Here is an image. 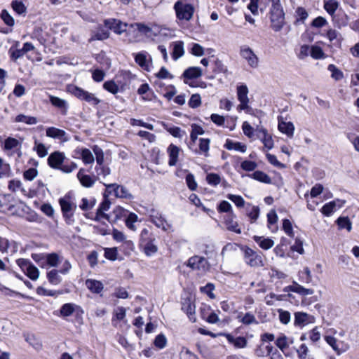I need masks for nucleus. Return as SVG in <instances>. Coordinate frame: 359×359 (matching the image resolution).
I'll return each mask as SVG.
<instances>
[{"mask_svg":"<svg viewBox=\"0 0 359 359\" xmlns=\"http://www.w3.org/2000/svg\"><path fill=\"white\" fill-rule=\"evenodd\" d=\"M104 24L118 35L126 32L128 36V41L130 43L140 41L142 36L151 39H154L156 36L152 26L142 22L128 25L118 19L109 18L104 20Z\"/></svg>","mask_w":359,"mask_h":359,"instance_id":"nucleus-1","label":"nucleus"},{"mask_svg":"<svg viewBox=\"0 0 359 359\" xmlns=\"http://www.w3.org/2000/svg\"><path fill=\"white\" fill-rule=\"evenodd\" d=\"M198 0H178L174 5L177 18L180 20L189 21L194 13L195 4Z\"/></svg>","mask_w":359,"mask_h":359,"instance_id":"nucleus-2","label":"nucleus"},{"mask_svg":"<svg viewBox=\"0 0 359 359\" xmlns=\"http://www.w3.org/2000/svg\"><path fill=\"white\" fill-rule=\"evenodd\" d=\"M59 204L64 218L67 224H72L74 221V215L77 208L74 197L70 194H67L59 199Z\"/></svg>","mask_w":359,"mask_h":359,"instance_id":"nucleus-3","label":"nucleus"},{"mask_svg":"<svg viewBox=\"0 0 359 359\" xmlns=\"http://www.w3.org/2000/svg\"><path fill=\"white\" fill-rule=\"evenodd\" d=\"M271 27L275 32H279L284 25L285 13L280 0H271Z\"/></svg>","mask_w":359,"mask_h":359,"instance_id":"nucleus-4","label":"nucleus"},{"mask_svg":"<svg viewBox=\"0 0 359 359\" xmlns=\"http://www.w3.org/2000/svg\"><path fill=\"white\" fill-rule=\"evenodd\" d=\"M248 88L245 84H241L237 86V97L240 104L237 107L238 112L245 111L247 114L252 113V108L249 105Z\"/></svg>","mask_w":359,"mask_h":359,"instance_id":"nucleus-5","label":"nucleus"},{"mask_svg":"<svg viewBox=\"0 0 359 359\" xmlns=\"http://www.w3.org/2000/svg\"><path fill=\"white\" fill-rule=\"evenodd\" d=\"M239 55L250 67L252 69L258 68L259 65V57L249 46L245 44L241 46Z\"/></svg>","mask_w":359,"mask_h":359,"instance_id":"nucleus-6","label":"nucleus"},{"mask_svg":"<svg viewBox=\"0 0 359 359\" xmlns=\"http://www.w3.org/2000/svg\"><path fill=\"white\" fill-rule=\"evenodd\" d=\"M150 235V232L147 229H144L140 235V246L143 248L144 253L147 256L154 255L157 251V248L154 244L155 238H151Z\"/></svg>","mask_w":359,"mask_h":359,"instance_id":"nucleus-7","label":"nucleus"},{"mask_svg":"<svg viewBox=\"0 0 359 359\" xmlns=\"http://www.w3.org/2000/svg\"><path fill=\"white\" fill-rule=\"evenodd\" d=\"M325 340L337 355L345 353L351 347L350 344L346 339H338L334 337L327 335L325 337Z\"/></svg>","mask_w":359,"mask_h":359,"instance_id":"nucleus-8","label":"nucleus"},{"mask_svg":"<svg viewBox=\"0 0 359 359\" xmlns=\"http://www.w3.org/2000/svg\"><path fill=\"white\" fill-rule=\"evenodd\" d=\"M71 93L78 99L85 101L88 104L95 106L98 104L101 100L97 98L93 93L83 90L77 86H73L71 88Z\"/></svg>","mask_w":359,"mask_h":359,"instance_id":"nucleus-9","label":"nucleus"},{"mask_svg":"<svg viewBox=\"0 0 359 359\" xmlns=\"http://www.w3.org/2000/svg\"><path fill=\"white\" fill-rule=\"evenodd\" d=\"M182 310L185 312L191 322H196V305L192 298L186 296L182 298Z\"/></svg>","mask_w":359,"mask_h":359,"instance_id":"nucleus-10","label":"nucleus"},{"mask_svg":"<svg viewBox=\"0 0 359 359\" xmlns=\"http://www.w3.org/2000/svg\"><path fill=\"white\" fill-rule=\"evenodd\" d=\"M107 191L111 194L114 192V195L117 198L133 199V196L129 192V191L123 186L118 185L117 184H104Z\"/></svg>","mask_w":359,"mask_h":359,"instance_id":"nucleus-11","label":"nucleus"},{"mask_svg":"<svg viewBox=\"0 0 359 359\" xmlns=\"http://www.w3.org/2000/svg\"><path fill=\"white\" fill-rule=\"evenodd\" d=\"M244 259L245 263L252 267H260L264 265L262 256L248 248L245 250Z\"/></svg>","mask_w":359,"mask_h":359,"instance_id":"nucleus-12","label":"nucleus"},{"mask_svg":"<svg viewBox=\"0 0 359 359\" xmlns=\"http://www.w3.org/2000/svg\"><path fill=\"white\" fill-rule=\"evenodd\" d=\"M187 265L194 270H199L203 272L209 269L208 260L203 257L198 255L190 257L187 261Z\"/></svg>","mask_w":359,"mask_h":359,"instance_id":"nucleus-13","label":"nucleus"},{"mask_svg":"<svg viewBox=\"0 0 359 359\" xmlns=\"http://www.w3.org/2000/svg\"><path fill=\"white\" fill-rule=\"evenodd\" d=\"M278 130L286 135L287 137L292 138L294 133V126L290 121H286L283 116L278 117Z\"/></svg>","mask_w":359,"mask_h":359,"instance_id":"nucleus-14","label":"nucleus"},{"mask_svg":"<svg viewBox=\"0 0 359 359\" xmlns=\"http://www.w3.org/2000/svg\"><path fill=\"white\" fill-rule=\"evenodd\" d=\"M202 76V69L198 67H190L186 69L182 75L184 83L191 85L189 81L198 79Z\"/></svg>","mask_w":359,"mask_h":359,"instance_id":"nucleus-15","label":"nucleus"},{"mask_svg":"<svg viewBox=\"0 0 359 359\" xmlns=\"http://www.w3.org/2000/svg\"><path fill=\"white\" fill-rule=\"evenodd\" d=\"M315 323L314 316L309 315L304 312H296L294 313V324L295 326L304 327L308 324Z\"/></svg>","mask_w":359,"mask_h":359,"instance_id":"nucleus-16","label":"nucleus"},{"mask_svg":"<svg viewBox=\"0 0 359 359\" xmlns=\"http://www.w3.org/2000/svg\"><path fill=\"white\" fill-rule=\"evenodd\" d=\"M65 158V154L60 151L51 153L48 159V165L53 169H60Z\"/></svg>","mask_w":359,"mask_h":359,"instance_id":"nucleus-17","label":"nucleus"},{"mask_svg":"<svg viewBox=\"0 0 359 359\" xmlns=\"http://www.w3.org/2000/svg\"><path fill=\"white\" fill-rule=\"evenodd\" d=\"M49 101L53 106L57 108L60 111V113L63 116H66L67 114L69 104L65 100L49 95Z\"/></svg>","mask_w":359,"mask_h":359,"instance_id":"nucleus-18","label":"nucleus"},{"mask_svg":"<svg viewBox=\"0 0 359 359\" xmlns=\"http://www.w3.org/2000/svg\"><path fill=\"white\" fill-rule=\"evenodd\" d=\"M235 219L236 215L233 213L228 214L224 218V224L229 231L240 234L241 233V229Z\"/></svg>","mask_w":359,"mask_h":359,"instance_id":"nucleus-19","label":"nucleus"},{"mask_svg":"<svg viewBox=\"0 0 359 359\" xmlns=\"http://www.w3.org/2000/svg\"><path fill=\"white\" fill-rule=\"evenodd\" d=\"M77 178L83 187L90 188L94 185L97 177H93L89 175H86L85 174V170L81 168L77 173Z\"/></svg>","mask_w":359,"mask_h":359,"instance_id":"nucleus-20","label":"nucleus"},{"mask_svg":"<svg viewBox=\"0 0 359 359\" xmlns=\"http://www.w3.org/2000/svg\"><path fill=\"white\" fill-rule=\"evenodd\" d=\"M294 341L292 338L287 337L283 334H280L276 340V345L281 350V351L285 354V356L288 355L287 353V348L289 346L293 344Z\"/></svg>","mask_w":359,"mask_h":359,"instance_id":"nucleus-21","label":"nucleus"},{"mask_svg":"<svg viewBox=\"0 0 359 359\" xmlns=\"http://www.w3.org/2000/svg\"><path fill=\"white\" fill-rule=\"evenodd\" d=\"M110 205H111V203H110L109 200L107 197H104V200L100 204V206L97 210L95 220L100 221V219L102 218H104V219L109 220V217L108 215L104 213V212L107 211L109 209Z\"/></svg>","mask_w":359,"mask_h":359,"instance_id":"nucleus-22","label":"nucleus"},{"mask_svg":"<svg viewBox=\"0 0 359 359\" xmlns=\"http://www.w3.org/2000/svg\"><path fill=\"white\" fill-rule=\"evenodd\" d=\"M46 136L66 142L68 140L65 130L55 127H49L46 130Z\"/></svg>","mask_w":359,"mask_h":359,"instance_id":"nucleus-23","label":"nucleus"},{"mask_svg":"<svg viewBox=\"0 0 359 359\" xmlns=\"http://www.w3.org/2000/svg\"><path fill=\"white\" fill-rule=\"evenodd\" d=\"M201 316L208 323L211 324H215L219 320L217 314L211 311V308L209 306H205L204 308L201 309Z\"/></svg>","mask_w":359,"mask_h":359,"instance_id":"nucleus-24","label":"nucleus"},{"mask_svg":"<svg viewBox=\"0 0 359 359\" xmlns=\"http://www.w3.org/2000/svg\"><path fill=\"white\" fill-rule=\"evenodd\" d=\"M167 151L169 156L168 165L170 166L175 165L178 161V156L180 151V149L178 147L171 144L168 147Z\"/></svg>","mask_w":359,"mask_h":359,"instance_id":"nucleus-25","label":"nucleus"},{"mask_svg":"<svg viewBox=\"0 0 359 359\" xmlns=\"http://www.w3.org/2000/svg\"><path fill=\"white\" fill-rule=\"evenodd\" d=\"M85 284L87 288L95 294H100L104 288L102 283L95 279H87Z\"/></svg>","mask_w":359,"mask_h":359,"instance_id":"nucleus-26","label":"nucleus"},{"mask_svg":"<svg viewBox=\"0 0 359 359\" xmlns=\"http://www.w3.org/2000/svg\"><path fill=\"white\" fill-rule=\"evenodd\" d=\"M287 291H291L303 296L311 295L314 293L313 289L305 288L297 283H294L293 285L288 286Z\"/></svg>","mask_w":359,"mask_h":359,"instance_id":"nucleus-27","label":"nucleus"},{"mask_svg":"<svg viewBox=\"0 0 359 359\" xmlns=\"http://www.w3.org/2000/svg\"><path fill=\"white\" fill-rule=\"evenodd\" d=\"M339 6L338 0H323V8L331 17L336 14Z\"/></svg>","mask_w":359,"mask_h":359,"instance_id":"nucleus-28","label":"nucleus"},{"mask_svg":"<svg viewBox=\"0 0 359 359\" xmlns=\"http://www.w3.org/2000/svg\"><path fill=\"white\" fill-rule=\"evenodd\" d=\"M331 18L333 23L339 28L346 27L349 22L348 16L344 12L335 14Z\"/></svg>","mask_w":359,"mask_h":359,"instance_id":"nucleus-29","label":"nucleus"},{"mask_svg":"<svg viewBox=\"0 0 359 359\" xmlns=\"http://www.w3.org/2000/svg\"><path fill=\"white\" fill-rule=\"evenodd\" d=\"M228 341L237 348H243L247 345V340L243 337H233L230 334H224Z\"/></svg>","mask_w":359,"mask_h":359,"instance_id":"nucleus-30","label":"nucleus"},{"mask_svg":"<svg viewBox=\"0 0 359 359\" xmlns=\"http://www.w3.org/2000/svg\"><path fill=\"white\" fill-rule=\"evenodd\" d=\"M224 147L228 150H235L241 153H245L247 150L245 144L238 142H233L229 139L226 140Z\"/></svg>","mask_w":359,"mask_h":359,"instance_id":"nucleus-31","label":"nucleus"},{"mask_svg":"<svg viewBox=\"0 0 359 359\" xmlns=\"http://www.w3.org/2000/svg\"><path fill=\"white\" fill-rule=\"evenodd\" d=\"M172 57L174 60H178L184 54V43L181 41L173 42L172 44Z\"/></svg>","mask_w":359,"mask_h":359,"instance_id":"nucleus-32","label":"nucleus"},{"mask_svg":"<svg viewBox=\"0 0 359 359\" xmlns=\"http://www.w3.org/2000/svg\"><path fill=\"white\" fill-rule=\"evenodd\" d=\"M75 152L81 156V159L85 164H90L94 162V156L88 149H77Z\"/></svg>","mask_w":359,"mask_h":359,"instance_id":"nucleus-33","label":"nucleus"},{"mask_svg":"<svg viewBox=\"0 0 359 359\" xmlns=\"http://www.w3.org/2000/svg\"><path fill=\"white\" fill-rule=\"evenodd\" d=\"M253 239L262 249L265 250L271 248L274 245V241L269 238L255 236Z\"/></svg>","mask_w":359,"mask_h":359,"instance_id":"nucleus-34","label":"nucleus"},{"mask_svg":"<svg viewBox=\"0 0 359 359\" xmlns=\"http://www.w3.org/2000/svg\"><path fill=\"white\" fill-rule=\"evenodd\" d=\"M260 133L262 134V137H261V140L264 144V149H267L268 150L271 149L273 147V140L271 135L267 133L266 129H261Z\"/></svg>","mask_w":359,"mask_h":359,"instance_id":"nucleus-35","label":"nucleus"},{"mask_svg":"<svg viewBox=\"0 0 359 359\" xmlns=\"http://www.w3.org/2000/svg\"><path fill=\"white\" fill-rule=\"evenodd\" d=\"M19 44L20 43L16 41L15 43L8 50L11 58L14 61H16L18 59L22 57L25 54L22 48H18Z\"/></svg>","mask_w":359,"mask_h":359,"instance_id":"nucleus-36","label":"nucleus"},{"mask_svg":"<svg viewBox=\"0 0 359 359\" xmlns=\"http://www.w3.org/2000/svg\"><path fill=\"white\" fill-rule=\"evenodd\" d=\"M250 177L255 179L257 181H259L262 183L265 184H271V177L266 174L265 172L259 170H257L254 172L252 175H250Z\"/></svg>","mask_w":359,"mask_h":359,"instance_id":"nucleus-37","label":"nucleus"},{"mask_svg":"<svg viewBox=\"0 0 359 359\" xmlns=\"http://www.w3.org/2000/svg\"><path fill=\"white\" fill-rule=\"evenodd\" d=\"M11 7L13 11L18 15H25L27 8L20 0H13L11 2Z\"/></svg>","mask_w":359,"mask_h":359,"instance_id":"nucleus-38","label":"nucleus"},{"mask_svg":"<svg viewBox=\"0 0 359 359\" xmlns=\"http://www.w3.org/2000/svg\"><path fill=\"white\" fill-rule=\"evenodd\" d=\"M60 271L53 269L47 273V278L52 285H57L62 281V278L59 275Z\"/></svg>","mask_w":359,"mask_h":359,"instance_id":"nucleus-39","label":"nucleus"},{"mask_svg":"<svg viewBox=\"0 0 359 359\" xmlns=\"http://www.w3.org/2000/svg\"><path fill=\"white\" fill-rule=\"evenodd\" d=\"M309 16L308 12L303 7H298L295 11V24L304 23Z\"/></svg>","mask_w":359,"mask_h":359,"instance_id":"nucleus-40","label":"nucleus"},{"mask_svg":"<svg viewBox=\"0 0 359 359\" xmlns=\"http://www.w3.org/2000/svg\"><path fill=\"white\" fill-rule=\"evenodd\" d=\"M238 319L240 322L243 323L245 325H251V324H257L255 316L250 313H246L245 315L242 316L241 314L238 316Z\"/></svg>","mask_w":359,"mask_h":359,"instance_id":"nucleus-41","label":"nucleus"},{"mask_svg":"<svg viewBox=\"0 0 359 359\" xmlns=\"http://www.w3.org/2000/svg\"><path fill=\"white\" fill-rule=\"evenodd\" d=\"M310 55L315 60L325 59L326 55L323 49L318 46L311 47Z\"/></svg>","mask_w":359,"mask_h":359,"instance_id":"nucleus-42","label":"nucleus"},{"mask_svg":"<svg viewBox=\"0 0 359 359\" xmlns=\"http://www.w3.org/2000/svg\"><path fill=\"white\" fill-rule=\"evenodd\" d=\"M162 125L165 126L167 131L175 137L182 138L184 135H186V132L184 130H182L179 127H166L164 123H162Z\"/></svg>","mask_w":359,"mask_h":359,"instance_id":"nucleus-43","label":"nucleus"},{"mask_svg":"<svg viewBox=\"0 0 359 359\" xmlns=\"http://www.w3.org/2000/svg\"><path fill=\"white\" fill-rule=\"evenodd\" d=\"M327 69L331 72V77L335 81H340L344 78L343 72L334 65H329Z\"/></svg>","mask_w":359,"mask_h":359,"instance_id":"nucleus-44","label":"nucleus"},{"mask_svg":"<svg viewBox=\"0 0 359 359\" xmlns=\"http://www.w3.org/2000/svg\"><path fill=\"white\" fill-rule=\"evenodd\" d=\"M278 221V216L274 210H271L269 211V212L267 214V222H268V226L269 229H271L272 231H276L277 230V227L274 226L273 228V225H275Z\"/></svg>","mask_w":359,"mask_h":359,"instance_id":"nucleus-45","label":"nucleus"},{"mask_svg":"<svg viewBox=\"0 0 359 359\" xmlns=\"http://www.w3.org/2000/svg\"><path fill=\"white\" fill-rule=\"evenodd\" d=\"M210 140L208 138H201L199 140V149L201 154L205 156H208L210 149Z\"/></svg>","mask_w":359,"mask_h":359,"instance_id":"nucleus-46","label":"nucleus"},{"mask_svg":"<svg viewBox=\"0 0 359 359\" xmlns=\"http://www.w3.org/2000/svg\"><path fill=\"white\" fill-rule=\"evenodd\" d=\"M16 122H22L28 125H34L37 123V118L34 116L19 114L15 117Z\"/></svg>","mask_w":359,"mask_h":359,"instance_id":"nucleus-47","label":"nucleus"},{"mask_svg":"<svg viewBox=\"0 0 359 359\" xmlns=\"http://www.w3.org/2000/svg\"><path fill=\"white\" fill-rule=\"evenodd\" d=\"M74 310V305L73 304H65L60 308V315L63 317L70 316L73 314Z\"/></svg>","mask_w":359,"mask_h":359,"instance_id":"nucleus-48","label":"nucleus"},{"mask_svg":"<svg viewBox=\"0 0 359 359\" xmlns=\"http://www.w3.org/2000/svg\"><path fill=\"white\" fill-rule=\"evenodd\" d=\"M277 311L278 313V318L280 322L283 325H287L291 320L290 313L282 309H278Z\"/></svg>","mask_w":359,"mask_h":359,"instance_id":"nucleus-49","label":"nucleus"},{"mask_svg":"<svg viewBox=\"0 0 359 359\" xmlns=\"http://www.w3.org/2000/svg\"><path fill=\"white\" fill-rule=\"evenodd\" d=\"M137 221V215L133 212H130L126 218V226L132 231H135L136 227L135 223Z\"/></svg>","mask_w":359,"mask_h":359,"instance_id":"nucleus-50","label":"nucleus"},{"mask_svg":"<svg viewBox=\"0 0 359 359\" xmlns=\"http://www.w3.org/2000/svg\"><path fill=\"white\" fill-rule=\"evenodd\" d=\"M0 17L6 25L10 27H13L14 25L15 20L7 10H2L0 13Z\"/></svg>","mask_w":359,"mask_h":359,"instance_id":"nucleus-51","label":"nucleus"},{"mask_svg":"<svg viewBox=\"0 0 359 359\" xmlns=\"http://www.w3.org/2000/svg\"><path fill=\"white\" fill-rule=\"evenodd\" d=\"M336 210L334 204L332 201L325 203L320 210L322 214L326 217L331 216Z\"/></svg>","mask_w":359,"mask_h":359,"instance_id":"nucleus-52","label":"nucleus"},{"mask_svg":"<svg viewBox=\"0 0 359 359\" xmlns=\"http://www.w3.org/2000/svg\"><path fill=\"white\" fill-rule=\"evenodd\" d=\"M337 223L339 229H346L348 231L351 230V222L348 217H340L337 219Z\"/></svg>","mask_w":359,"mask_h":359,"instance_id":"nucleus-53","label":"nucleus"},{"mask_svg":"<svg viewBox=\"0 0 359 359\" xmlns=\"http://www.w3.org/2000/svg\"><path fill=\"white\" fill-rule=\"evenodd\" d=\"M283 229L284 232L290 237H294V232L293 230L292 224L291 222L287 219L283 220Z\"/></svg>","mask_w":359,"mask_h":359,"instance_id":"nucleus-54","label":"nucleus"},{"mask_svg":"<svg viewBox=\"0 0 359 359\" xmlns=\"http://www.w3.org/2000/svg\"><path fill=\"white\" fill-rule=\"evenodd\" d=\"M300 279L306 283H310L312 281L311 271L308 267L299 272Z\"/></svg>","mask_w":359,"mask_h":359,"instance_id":"nucleus-55","label":"nucleus"},{"mask_svg":"<svg viewBox=\"0 0 359 359\" xmlns=\"http://www.w3.org/2000/svg\"><path fill=\"white\" fill-rule=\"evenodd\" d=\"M103 88L114 95L118 92V86L113 80L105 81L103 84Z\"/></svg>","mask_w":359,"mask_h":359,"instance_id":"nucleus-56","label":"nucleus"},{"mask_svg":"<svg viewBox=\"0 0 359 359\" xmlns=\"http://www.w3.org/2000/svg\"><path fill=\"white\" fill-rule=\"evenodd\" d=\"M214 290L215 285L210 283H208L205 286L200 287V291L202 293L206 294L212 299L215 298V295L213 293Z\"/></svg>","mask_w":359,"mask_h":359,"instance_id":"nucleus-57","label":"nucleus"},{"mask_svg":"<svg viewBox=\"0 0 359 359\" xmlns=\"http://www.w3.org/2000/svg\"><path fill=\"white\" fill-rule=\"evenodd\" d=\"M25 273L32 280H37L39 276V271L33 264H32Z\"/></svg>","mask_w":359,"mask_h":359,"instance_id":"nucleus-58","label":"nucleus"},{"mask_svg":"<svg viewBox=\"0 0 359 359\" xmlns=\"http://www.w3.org/2000/svg\"><path fill=\"white\" fill-rule=\"evenodd\" d=\"M206 181L208 184L216 187L221 182V177L215 173H210L206 176Z\"/></svg>","mask_w":359,"mask_h":359,"instance_id":"nucleus-59","label":"nucleus"},{"mask_svg":"<svg viewBox=\"0 0 359 359\" xmlns=\"http://www.w3.org/2000/svg\"><path fill=\"white\" fill-rule=\"evenodd\" d=\"M33 149L36 151L40 158H43L48 154L47 149L43 143L35 141Z\"/></svg>","mask_w":359,"mask_h":359,"instance_id":"nucleus-60","label":"nucleus"},{"mask_svg":"<svg viewBox=\"0 0 359 359\" xmlns=\"http://www.w3.org/2000/svg\"><path fill=\"white\" fill-rule=\"evenodd\" d=\"M109 37V32L104 29L97 31L91 37L90 41L100 40L103 41Z\"/></svg>","mask_w":359,"mask_h":359,"instance_id":"nucleus-61","label":"nucleus"},{"mask_svg":"<svg viewBox=\"0 0 359 359\" xmlns=\"http://www.w3.org/2000/svg\"><path fill=\"white\" fill-rule=\"evenodd\" d=\"M189 52L195 56L200 57L203 55L204 48L200 44L194 43L191 44Z\"/></svg>","mask_w":359,"mask_h":359,"instance_id":"nucleus-62","label":"nucleus"},{"mask_svg":"<svg viewBox=\"0 0 359 359\" xmlns=\"http://www.w3.org/2000/svg\"><path fill=\"white\" fill-rule=\"evenodd\" d=\"M46 262L52 267H55L59 264V256L57 253H50L46 255Z\"/></svg>","mask_w":359,"mask_h":359,"instance_id":"nucleus-63","label":"nucleus"},{"mask_svg":"<svg viewBox=\"0 0 359 359\" xmlns=\"http://www.w3.org/2000/svg\"><path fill=\"white\" fill-rule=\"evenodd\" d=\"M20 145V142L18 140L13 137H8L6 139L4 142V149L6 150H11L16 148Z\"/></svg>","mask_w":359,"mask_h":359,"instance_id":"nucleus-64","label":"nucleus"}]
</instances>
